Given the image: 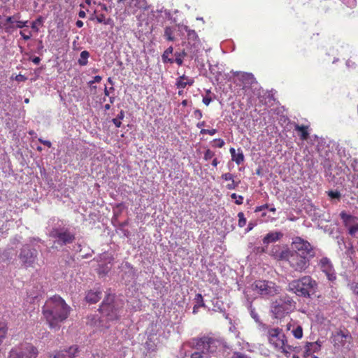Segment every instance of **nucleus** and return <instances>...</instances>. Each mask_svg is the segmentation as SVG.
Segmentation results:
<instances>
[{"label":"nucleus","mask_w":358,"mask_h":358,"mask_svg":"<svg viewBox=\"0 0 358 358\" xmlns=\"http://www.w3.org/2000/svg\"><path fill=\"white\" fill-rule=\"evenodd\" d=\"M71 307L59 296L49 298L42 308L43 315L50 328L59 329L60 323L64 322L71 312Z\"/></svg>","instance_id":"f257e3e1"},{"label":"nucleus","mask_w":358,"mask_h":358,"mask_svg":"<svg viewBox=\"0 0 358 358\" xmlns=\"http://www.w3.org/2000/svg\"><path fill=\"white\" fill-rule=\"evenodd\" d=\"M317 287L316 280L310 275H304L289 282L287 289L299 296L308 298L316 293Z\"/></svg>","instance_id":"f03ea898"},{"label":"nucleus","mask_w":358,"mask_h":358,"mask_svg":"<svg viewBox=\"0 0 358 358\" xmlns=\"http://www.w3.org/2000/svg\"><path fill=\"white\" fill-rule=\"evenodd\" d=\"M280 259L287 261L289 266L294 271L303 273L309 268L312 258L290 252L289 250H283L280 254Z\"/></svg>","instance_id":"7ed1b4c3"},{"label":"nucleus","mask_w":358,"mask_h":358,"mask_svg":"<svg viewBox=\"0 0 358 358\" xmlns=\"http://www.w3.org/2000/svg\"><path fill=\"white\" fill-rule=\"evenodd\" d=\"M268 339L276 350L287 355L292 350L291 345L287 344L286 337L282 331L278 328H273L268 330Z\"/></svg>","instance_id":"20e7f679"},{"label":"nucleus","mask_w":358,"mask_h":358,"mask_svg":"<svg viewBox=\"0 0 358 358\" xmlns=\"http://www.w3.org/2000/svg\"><path fill=\"white\" fill-rule=\"evenodd\" d=\"M178 31L180 33H182L183 31L187 32V41L184 43V45L189 52L190 59H194V57H196L200 46V40L196 32L193 29H189L187 26L183 24L178 25Z\"/></svg>","instance_id":"39448f33"},{"label":"nucleus","mask_w":358,"mask_h":358,"mask_svg":"<svg viewBox=\"0 0 358 358\" xmlns=\"http://www.w3.org/2000/svg\"><path fill=\"white\" fill-rule=\"evenodd\" d=\"M38 349L29 343H21L13 348L9 352L8 358H36Z\"/></svg>","instance_id":"423d86ee"},{"label":"nucleus","mask_w":358,"mask_h":358,"mask_svg":"<svg viewBox=\"0 0 358 358\" xmlns=\"http://www.w3.org/2000/svg\"><path fill=\"white\" fill-rule=\"evenodd\" d=\"M117 306L114 301V296L108 294L102 302L99 310L106 320L113 321L119 317L120 310Z\"/></svg>","instance_id":"0eeeda50"},{"label":"nucleus","mask_w":358,"mask_h":358,"mask_svg":"<svg viewBox=\"0 0 358 358\" xmlns=\"http://www.w3.org/2000/svg\"><path fill=\"white\" fill-rule=\"evenodd\" d=\"M287 250H289L290 252L304 255L310 258H313L315 255L313 248L310 243L301 237L294 238L290 249H287Z\"/></svg>","instance_id":"6e6552de"},{"label":"nucleus","mask_w":358,"mask_h":358,"mask_svg":"<svg viewBox=\"0 0 358 358\" xmlns=\"http://www.w3.org/2000/svg\"><path fill=\"white\" fill-rule=\"evenodd\" d=\"M251 289L263 296H273L279 292V287L271 281L256 280Z\"/></svg>","instance_id":"1a4fd4ad"},{"label":"nucleus","mask_w":358,"mask_h":358,"mask_svg":"<svg viewBox=\"0 0 358 358\" xmlns=\"http://www.w3.org/2000/svg\"><path fill=\"white\" fill-rule=\"evenodd\" d=\"M348 233L354 237L358 236V217L341 212L340 214Z\"/></svg>","instance_id":"9d476101"},{"label":"nucleus","mask_w":358,"mask_h":358,"mask_svg":"<svg viewBox=\"0 0 358 358\" xmlns=\"http://www.w3.org/2000/svg\"><path fill=\"white\" fill-rule=\"evenodd\" d=\"M50 236L56 238L57 243L65 245L71 243L74 239V236L67 230L53 229L50 232Z\"/></svg>","instance_id":"9b49d317"},{"label":"nucleus","mask_w":358,"mask_h":358,"mask_svg":"<svg viewBox=\"0 0 358 358\" xmlns=\"http://www.w3.org/2000/svg\"><path fill=\"white\" fill-rule=\"evenodd\" d=\"M37 257V251L30 249L29 245H24L20 253V259L26 266H31Z\"/></svg>","instance_id":"f8f14e48"},{"label":"nucleus","mask_w":358,"mask_h":358,"mask_svg":"<svg viewBox=\"0 0 358 358\" xmlns=\"http://www.w3.org/2000/svg\"><path fill=\"white\" fill-rule=\"evenodd\" d=\"M320 270L326 275L329 281H334L336 278L333 264L327 257H322L318 264Z\"/></svg>","instance_id":"ddd939ff"},{"label":"nucleus","mask_w":358,"mask_h":358,"mask_svg":"<svg viewBox=\"0 0 358 358\" xmlns=\"http://www.w3.org/2000/svg\"><path fill=\"white\" fill-rule=\"evenodd\" d=\"M207 343L206 353L218 355L219 353L224 352V345L221 341L208 338Z\"/></svg>","instance_id":"4468645a"},{"label":"nucleus","mask_w":358,"mask_h":358,"mask_svg":"<svg viewBox=\"0 0 358 358\" xmlns=\"http://www.w3.org/2000/svg\"><path fill=\"white\" fill-rule=\"evenodd\" d=\"M288 306L289 304L282 300L276 301L271 306V312L276 318L282 317L289 312Z\"/></svg>","instance_id":"2eb2a0df"},{"label":"nucleus","mask_w":358,"mask_h":358,"mask_svg":"<svg viewBox=\"0 0 358 358\" xmlns=\"http://www.w3.org/2000/svg\"><path fill=\"white\" fill-rule=\"evenodd\" d=\"M207 343L208 337H202L200 338H192L189 341L188 345L190 348L196 350L195 352H199L202 355H206Z\"/></svg>","instance_id":"dca6fc26"},{"label":"nucleus","mask_w":358,"mask_h":358,"mask_svg":"<svg viewBox=\"0 0 358 358\" xmlns=\"http://www.w3.org/2000/svg\"><path fill=\"white\" fill-rule=\"evenodd\" d=\"M147 8L145 0H129L127 10L129 13L135 14L138 10H146Z\"/></svg>","instance_id":"f3484780"},{"label":"nucleus","mask_w":358,"mask_h":358,"mask_svg":"<svg viewBox=\"0 0 358 358\" xmlns=\"http://www.w3.org/2000/svg\"><path fill=\"white\" fill-rule=\"evenodd\" d=\"M78 352V348L76 345H72L68 349L57 352L52 358H74Z\"/></svg>","instance_id":"a211bd4d"},{"label":"nucleus","mask_w":358,"mask_h":358,"mask_svg":"<svg viewBox=\"0 0 358 358\" xmlns=\"http://www.w3.org/2000/svg\"><path fill=\"white\" fill-rule=\"evenodd\" d=\"M322 343L319 341L307 343L304 347L303 357L315 356L314 354L321 349Z\"/></svg>","instance_id":"6ab92c4d"},{"label":"nucleus","mask_w":358,"mask_h":358,"mask_svg":"<svg viewBox=\"0 0 358 358\" xmlns=\"http://www.w3.org/2000/svg\"><path fill=\"white\" fill-rule=\"evenodd\" d=\"M231 73L234 76H236L245 86L252 85L255 80V78L252 73L238 71H231Z\"/></svg>","instance_id":"aec40b11"},{"label":"nucleus","mask_w":358,"mask_h":358,"mask_svg":"<svg viewBox=\"0 0 358 358\" xmlns=\"http://www.w3.org/2000/svg\"><path fill=\"white\" fill-rule=\"evenodd\" d=\"M350 339V335L348 334H345L343 331H339L334 335L333 343L335 345L341 346L344 345L345 342L349 343Z\"/></svg>","instance_id":"412c9836"},{"label":"nucleus","mask_w":358,"mask_h":358,"mask_svg":"<svg viewBox=\"0 0 358 358\" xmlns=\"http://www.w3.org/2000/svg\"><path fill=\"white\" fill-rule=\"evenodd\" d=\"M283 234L280 231H271L267 234L263 238V243L264 244H269L271 243L276 242L282 237Z\"/></svg>","instance_id":"4be33fe9"},{"label":"nucleus","mask_w":358,"mask_h":358,"mask_svg":"<svg viewBox=\"0 0 358 358\" xmlns=\"http://www.w3.org/2000/svg\"><path fill=\"white\" fill-rule=\"evenodd\" d=\"M102 292L99 289L90 290L87 292L85 299L90 303H95L101 298Z\"/></svg>","instance_id":"5701e85b"},{"label":"nucleus","mask_w":358,"mask_h":358,"mask_svg":"<svg viewBox=\"0 0 358 358\" xmlns=\"http://www.w3.org/2000/svg\"><path fill=\"white\" fill-rule=\"evenodd\" d=\"M194 84V79L182 75L180 76L176 82V86L179 89H184L187 85L192 86Z\"/></svg>","instance_id":"b1692460"},{"label":"nucleus","mask_w":358,"mask_h":358,"mask_svg":"<svg viewBox=\"0 0 358 358\" xmlns=\"http://www.w3.org/2000/svg\"><path fill=\"white\" fill-rule=\"evenodd\" d=\"M229 152L231 155V159L235 162L236 164L239 165L244 162L245 157L241 149H238V153H236V150L234 148H231Z\"/></svg>","instance_id":"393cba45"},{"label":"nucleus","mask_w":358,"mask_h":358,"mask_svg":"<svg viewBox=\"0 0 358 358\" xmlns=\"http://www.w3.org/2000/svg\"><path fill=\"white\" fill-rule=\"evenodd\" d=\"M111 268V261L109 259L107 262H100L97 268V272L100 275H106Z\"/></svg>","instance_id":"a878e982"},{"label":"nucleus","mask_w":358,"mask_h":358,"mask_svg":"<svg viewBox=\"0 0 358 358\" xmlns=\"http://www.w3.org/2000/svg\"><path fill=\"white\" fill-rule=\"evenodd\" d=\"M294 130L300 133V138L302 141H306L308 138V127L296 124L294 127Z\"/></svg>","instance_id":"bb28decb"},{"label":"nucleus","mask_w":358,"mask_h":358,"mask_svg":"<svg viewBox=\"0 0 358 358\" xmlns=\"http://www.w3.org/2000/svg\"><path fill=\"white\" fill-rule=\"evenodd\" d=\"M176 58L174 59V62H176L178 66H181L183 63V58L185 57H189V52L185 48L181 52H176L174 54Z\"/></svg>","instance_id":"cd10ccee"},{"label":"nucleus","mask_w":358,"mask_h":358,"mask_svg":"<svg viewBox=\"0 0 358 358\" xmlns=\"http://www.w3.org/2000/svg\"><path fill=\"white\" fill-rule=\"evenodd\" d=\"M173 48L172 46L169 47L162 54V59L163 63H170L173 64L174 62V59L173 58H169V55L173 54Z\"/></svg>","instance_id":"c85d7f7f"},{"label":"nucleus","mask_w":358,"mask_h":358,"mask_svg":"<svg viewBox=\"0 0 358 358\" xmlns=\"http://www.w3.org/2000/svg\"><path fill=\"white\" fill-rule=\"evenodd\" d=\"M157 341V338H155L154 336L149 337L148 338V341H146L145 345H146L147 349L149 351H155V350L157 343H158V342Z\"/></svg>","instance_id":"c756f323"},{"label":"nucleus","mask_w":358,"mask_h":358,"mask_svg":"<svg viewBox=\"0 0 358 358\" xmlns=\"http://www.w3.org/2000/svg\"><path fill=\"white\" fill-rule=\"evenodd\" d=\"M90 57V53L87 50H83L80 52V58L78 60L79 65L86 66L88 63V58Z\"/></svg>","instance_id":"7c9ffc66"},{"label":"nucleus","mask_w":358,"mask_h":358,"mask_svg":"<svg viewBox=\"0 0 358 358\" xmlns=\"http://www.w3.org/2000/svg\"><path fill=\"white\" fill-rule=\"evenodd\" d=\"M352 167L354 169L355 173L352 177V182L358 187V162L357 159H354L352 164Z\"/></svg>","instance_id":"2f4dec72"},{"label":"nucleus","mask_w":358,"mask_h":358,"mask_svg":"<svg viewBox=\"0 0 358 358\" xmlns=\"http://www.w3.org/2000/svg\"><path fill=\"white\" fill-rule=\"evenodd\" d=\"M174 29L171 27H166L164 29V37L169 41H173L175 37L173 36Z\"/></svg>","instance_id":"473e14b6"},{"label":"nucleus","mask_w":358,"mask_h":358,"mask_svg":"<svg viewBox=\"0 0 358 358\" xmlns=\"http://www.w3.org/2000/svg\"><path fill=\"white\" fill-rule=\"evenodd\" d=\"M0 28L3 29L7 33H11L15 29V25L6 21H1L0 22Z\"/></svg>","instance_id":"72a5a7b5"},{"label":"nucleus","mask_w":358,"mask_h":358,"mask_svg":"<svg viewBox=\"0 0 358 358\" xmlns=\"http://www.w3.org/2000/svg\"><path fill=\"white\" fill-rule=\"evenodd\" d=\"M292 333L293 336L297 339H300L303 337V329L300 325H297L296 327H294V329L292 330Z\"/></svg>","instance_id":"f704fd0d"},{"label":"nucleus","mask_w":358,"mask_h":358,"mask_svg":"<svg viewBox=\"0 0 358 358\" xmlns=\"http://www.w3.org/2000/svg\"><path fill=\"white\" fill-rule=\"evenodd\" d=\"M43 23V18L42 17H38L35 21L31 22V27L34 31L38 32L39 31L38 25L42 24Z\"/></svg>","instance_id":"c9c22d12"},{"label":"nucleus","mask_w":358,"mask_h":358,"mask_svg":"<svg viewBox=\"0 0 358 358\" xmlns=\"http://www.w3.org/2000/svg\"><path fill=\"white\" fill-rule=\"evenodd\" d=\"M7 327L3 322H0V345L6 337Z\"/></svg>","instance_id":"e433bc0d"},{"label":"nucleus","mask_w":358,"mask_h":358,"mask_svg":"<svg viewBox=\"0 0 358 358\" xmlns=\"http://www.w3.org/2000/svg\"><path fill=\"white\" fill-rule=\"evenodd\" d=\"M194 301H195V304H194L195 306H197L200 308L205 306V304L203 303V299L202 295L201 294H197L195 296Z\"/></svg>","instance_id":"4c0bfd02"},{"label":"nucleus","mask_w":358,"mask_h":358,"mask_svg":"<svg viewBox=\"0 0 358 358\" xmlns=\"http://www.w3.org/2000/svg\"><path fill=\"white\" fill-rule=\"evenodd\" d=\"M238 227H243L246 224V219L245 217L244 213L243 212H239L238 213Z\"/></svg>","instance_id":"58836bf2"},{"label":"nucleus","mask_w":358,"mask_h":358,"mask_svg":"<svg viewBox=\"0 0 358 358\" xmlns=\"http://www.w3.org/2000/svg\"><path fill=\"white\" fill-rule=\"evenodd\" d=\"M250 315L251 317L255 320V321L257 322V323H259V324L264 326L261 322H260V320H259V315L258 314L255 312V308H253L252 307V306L250 305Z\"/></svg>","instance_id":"ea45409f"},{"label":"nucleus","mask_w":358,"mask_h":358,"mask_svg":"<svg viewBox=\"0 0 358 358\" xmlns=\"http://www.w3.org/2000/svg\"><path fill=\"white\" fill-rule=\"evenodd\" d=\"M20 15H17V17L16 19L15 23V29L20 28L22 29L23 27H27L28 21H20L19 20Z\"/></svg>","instance_id":"a19ab883"},{"label":"nucleus","mask_w":358,"mask_h":358,"mask_svg":"<svg viewBox=\"0 0 358 358\" xmlns=\"http://www.w3.org/2000/svg\"><path fill=\"white\" fill-rule=\"evenodd\" d=\"M101 80H102V77L101 76H96L94 77L92 80H90V81L88 82V85L92 88L96 89V87L94 86L93 84L94 83H100L101 81Z\"/></svg>","instance_id":"79ce46f5"},{"label":"nucleus","mask_w":358,"mask_h":358,"mask_svg":"<svg viewBox=\"0 0 358 358\" xmlns=\"http://www.w3.org/2000/svg\"><path fill=\"white\" fill-rule=\"evenodd\" d=\"M231 197L235 200V203L238 205H241L243 202V197L241 195L236 194V193L231 194Z\"/></svg>","instance_id":"37998d69"},{"label":"nucleus","mask_w":358,"mask_h":358,"mask_svg":"<svg viewBox=\"0 0 358 358\" xmlns=\"http://www.w3.org/2000/svg\"><path fill=\"white\" fill-rule=\"evenodd\" d=\"M215 156V152L210 149L206 150L204 152L203 158L205 160L208 161L212 159Z\"/></svg>","instance_id":"c03bdc74"},{"label":"nucleus","mask_w":358,"mask_h":358,"mask_svg":"<svg viewBox=\"0 0 358 358\" xmlns=\"http://www.w3.org/2000/svg\"><path fill=\"white\" fill-rule=\"evenodd\" d=\"M200 133L201 134H209L210 136H213L217 133V129H201L200 131Z\"/></svg>","instance_id":"a18cd8bd"},{"label":"nucleus","mask_w":358,"mask_h":358,"mask_svg":"<svg viewBox=\"0 0 358 358\" xmlns=\"http://www.w3.org/2000/svg\"><path fill=\"white\" fill-rule=\"evenodd\" d=\"M239 182L240 181H235L234 179L233 180H231V183L227 185V188L228 189H235L238 187Z\"/></svg>","instance_id":"49530a36"},{"label":"nucleus","mask_w":358,"mask_h":358,"mask_svg":"<svg viewBox=\"0 0 358 358\" xmlns=\"http://www.w3.org/2000/svg\"><path fill=\"white\" fill-rule=\"evenodd\" d=\"M328 195L331 199H338L341 196V194L338 191H329Z\"/></svg>","instance_id":"de8ad7c7"},{"label":"nucleus","mask_w":358,"mask_h":358,"mask_svg":"<svg viewBox=\"0 0 358 358\" xmlns=\"http://www.w3.org/2000/svg\"><path fill=\"white\" fill-rule=\"evenodd\" d=\"M17 15H18V14L17 15H14L13 16H8V17H7L5 19L4 21L15 25V23L16 19L17 17Z\"/></svg>","instance_id":"09e8293b"},{"label":"nucleus","mask_w":358,"mask_h":358,"mask_svg":"<svg viewBox=\"0 0 358 358\" xmlns=\"http://www.w3.org/2000/svg\"><path fill=\"white\" fill-rule=\"evenodd\" d=\"M234 175L230 173H227L222 175V178L226 181H231L234 180Z\"/></svg>","instance_id":"8fccbe9b"},{"label":"nucleus","mask_w":358,"mask_h":358,"mask_svg":"<svg viewBox=\"0 0 358 358\" xmlns=\"http://www.w3.org/2000/svg\"><path fill=\"white\" fill-rule=\"evenodd\" d=\"M214 142L216 143L214 146L217 148H222L224 145V141L221 138L215 139Z\"/></svg>","instance_id":"3c124183"},{"label":"nucleus","mask_w":358,"mask_h":358,"mask_svg":"<svg viewBox=\"0 0 358 358\" xmlns=\"http://www.w3.org/2000/svg\"><path fill=\"white\" fill-rule=\"evenodd\" d=\"M194 117L197 119V120H200L201 119L203 115H202V112L201 110L199 109H196L194 111V114H193Z\"/></svg>","instance_id":"603ef678"},{"label":"nucleus","mask_w":358,"mask_h":358,"mask_svg":"<svg viewBox=\"0 0 358 358\" xmlns=\"http://www.w3.org/2000/svg\"><path fill=\"white\" fill-rule=\"evenodd\" d=\"M20 34L21 35V36L23 38V39H24V41H28V40H29V39L31 38V32H29V34H26L24 33V31H20Z\"/></svg>","instance_id":"864d4df0"},{"label":"nucleus","mask_w":358,"mask_h":358,"mask_svg":"<svg viewBox=\"0 0 358 358\" xmlns=\"http://www.w3.org/2000/svg\"><path fill=\"white\" fill-rule=\"evenodd\" d=\"M95 19L99 23H103L104 20L106 19L105 15L103 14L96 15Z\"/></svg>","instance_id":"5fc2aeb1"},{"label":"nucleus","mask_w":358,"mask_h":358,"mask_svg":"<svg viewBox=\"0 0 358 358\" xmlns=\"http://www.w3.org/2000/svg\"><path fill=\"white\" fill-rule=\"evenodd\" d=\"M351 289L358 296V282L352 283Z\"/></svg>","instance_id":"6e6d98bb"},{"label":"nucleus","mask_w":358,"mask_h":358,"mask_svg":"<svg viewBox=\"0 0 358 358\" xmlns=\"http://www.w3.org/2000/svg\"><path fill=\"white\" fill-rule=\"evenodd\" d=\"M103 24H106V25L113 26L114 22H113V20L111 18H107V19L106 18L104 20Z\"/></svg>","instance_id":"4d7b16f0"},{"label":"nucleus","mask_w":358,"mask_h":358,"mask_svg":"<svg viewBox=\"0 0 358 358\" xmlns=\"http://www.w3.org/2000/svg\"><path fill=\"white\" fill-rule=\"evenodd\" d=\"M231 358H249V357L243 354L236 352L233 355Z\"/></svg>","instance_id":"13d9d810"},{"label":"nucleus","mask_w":358,"mask_h":358,"mask_svg":"<svg viewBox=\"0 0 358 358\" xmlns=\"http://www.w3.org/2000/svg\"><path fill=\"white\" fill-rule=\"evenodd\" d=\"M38 141H39L41 143H43V145H45L48 146V148H50V147H51V145H52L51 142H50V141H47V140H43V139H41V138H39V139H38Z\"/></svg>","instance_id":"bf43d9fd"},{"label":"nucleus","mask_w":358,"mask_h":358,"mask_svg":"<svg viewBox=\"0 0 358 358\" xmlns=\"http://www.w3.org/2000/svg\"><path fill=\"white\" fill-rule=\"evenodd\" d=\"M212 99L210 97H208V96H204L203 98V103L206 105V106H208L210 104V103L211 102Z\"/></svg>","instance_id":"052dcab7"},{"label":"nucleus","mask_w":358,"mask_h":358,"mask_svg":"<svg viewBox=\"0 0 358 358\" xmlns=\"http://www.w3.org/2000/svg\"><path fill=\"white\" fill-rule=\"evenodd\" d=\"M113 124L115 125L116 127H121V124H122V122H121V120H118V119H116V118H114L113 119Z\"/></svg>","instance_id":"680f3d73"},{"label":"nucleus","mask_w":358,"mask_h":358,"mask_svg":"<svg viewBox=\"0 0 358 358\" xmlns=\"http://www.w3.org/2000/svg\"><path fill=\"white\" fill-rule=\"evenodd\" d=\"M345 3L348 6L352 8L356 5V0H348Z\"/></svg>","instance_id":"e2e57ef3"},{"label":"nucleus","mask_w":358,"mask_h":358,"mask_svg":"<svg viewBox=\"0 0 358 358\" xmlns=\"http://www.w3.org/2000/svg\"><path fill=\"white\" fill-rule=\"evenodd\" d=\"M111 91H114V87H111L109 89H108L107 87H105V89H104L105 96H108L110 94V92H111Z\"/></svg>","instance_id":"0e129e2a"},{"label":"nucleus","mask_w":358,"mask_h":358,"mask_svg":"<svg viewBox=\"0 0 358 358\" xmlns=\"http://www.w3.org/2000/svg\"><path fill=\"white\" fill-rule=\"evenodd\" d=\"M124 117V112L123 110H121L120 113L117 115L116 119L122 120H123Z\"/></svg>","instance_id":"69168bd1"},{"label":"nucleus","mask_w":358,"mask_h":358,"mask_svg":"<svg viewBox=\"0 0 358 358\" xmlns=\"http://www.w3.org/2000/svg\"><path fill=\"white\" fill-rule=\"evenodd\" d=\"M40 61H41V59H40V58L38 57H35L34 58L32 59V62L35 64H38Z\"/></svg>","instance_id":"338daca9"},{"label":"nucleus","mask_w":358,"mask_h":358,"mask_svg":"<svg viewBox=\"0 0 358 358\" xmlns=\"http://www.w3.org/2000/svg\"><path fill=\"white\" fill-rule=\"evenodd\" d=\"M205 125H206V122L202 121V122H198L197 124H196V127H199V128H202Z\"/></svg>","instance_id":"774afa93"}]
</instances>
